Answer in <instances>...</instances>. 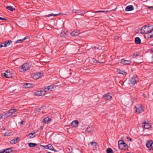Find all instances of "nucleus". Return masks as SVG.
I'll use <instances>...</instances> for the list:
<instances>
[{
  "label": "nucleus",
  "instance_id": "obj_43",
  "mask_svg": "<svg viewBox=\"0 0 153 153\" xmlns=\"http://www.w3.org/2000/svg\"><path fill=\"white\" fill-rule=\"evenodd\" d=\"M0 20H7V19L5 18H3L1 17H0Z\"/></svg>",
  "mask_w": 153,
  "mask_h": 153
},
{
  "label": "nucleus",
  "instance_id": "obj_54",
  "mask_svg": "<svg viewBox=\"0 0 153 153\" xmlns=\"http://www.w3.org/2000/svg\"><path fill=\"white\" fill-rule=\"evenodd\" d=\"M1 118H2V115H1H1H0V119Z\"/></svg>",
  "mask_w": 153,
  "mask_h": 153
},
{
  "label": "nucleus",
  "instance_id": "obj_23",
  "mask_svg": "<svg viewBox=\"0 0 153 153\" xmlns=\"http://www.w3.org/2000/svg\"><path fill=\"white\" fill-rule=\"evenodd\" d=\"M4 153H10L12 152V150L11 148L3 149Z\"/></svg>",
  "mask_w": 153,
  "mask_h": 153
},
{
  "label": "nucleus",
  "instance_id": "obj_59",
  "mask_svg": "<svg viewBox=\"0 0 153 153\" xmlns=\"http://www.w3.org/2000/svg\"><path fill=\"white\" fill-rule=\"evenodd\" d=\"M6 135H6V133H5V135H4V136H6Z\"/></svg>",
  "mask_w": 153,
  "mask_h": 153
},
{
  "label": "nucleus",
  "instance_id": "obj_16",
  "mask_svg": "<svg viewBox=\"0 0 153 153\" xmlns=\"http://www.w3.org/2000/svg\"><path fill=\"white\" fill-rule=\"evenodd\" d=\"M143 126L144 128L145 129H149L151 127V126L149 123H147L146 122L144 121L143 123Z\"/></svg>",
  "mask_w": 153,
  "mask_h": 153
},
{
  "label": "nucleus",
  "instance_id": "obj_32",
  "mask_svg": "<svg viewBox=\"0 0 153 153\" xmlns=\"http://www.w3.org/2000/svg\"><path fill=\"white\" fill-rule=\"evenodd\" d=\"M24 86L25 88H29L31 87V85L30 83H26L24 85Z\"/></svg>",
  "mask_w": 153,
  "mask_h": 153
},
{
  "label": "nucleus",
  "instance_id": "obj_12",
  "mask_svg": "<svg viewBox=\"0 0 153 153\" xmlns=\"http://www.w3.org/2000/svg\"><path fill=\"white\" fill-rule=\"evenodd\" d=\"M45 93V91L43 90L40 91H37L35 93V94L36 96H40L44 94Z\"/></svg>",
  "mask_w": 153,
  "mask_h": 153
},
{
  "label": "nucleus",
  "instance_id": "obj_29",
  "mask_svg": "<svg viewBox=\"0 0 153 153\" xmlns=\"http://www.w3.org/2000/svg\"><path fill=\"white\" fill-rule=\"evenodd\" d=\"M118 73L119 74L123 75H126V72L123 70H122L120 69H119L118 71Z\"/></svg>",
  "mask_w": 153,
  "mask_h": 153
},
{
  "label": "nucleus",
  "instance_id": "obj_60",
  "mask_svg": "<svg viewBox=\"0 0 153 153\" xmlns=\"http://www.w3.org/2000/svg\"><path fill=\"white\" fill-rule=\"evenodd\" d=\"M127 153H133V152H132V153H130V152H127Z\"/></svg>",
  "mask_w": 153,
  "mask_h": 153
},
{
  "label": "nucleus",
  "instance_id": "obj_5",
  "mask_svg": "<svg viewBox=\"0 0 153 153\" xmlns=\"http://www.w3.org/2000/svg\"><path fill=\"white\" fill-rule=\"evenodd\" d=\"M138 81V78L137 76H133L129 81V83L132 85H134Z\"/></svg>",
  "mask_w": 153,
  "mask_h": 153
},
{
  "label": "nucleus",
  "instance_id": "obj_30",
  "mask_svg": "<svg viewBox=\"0 0 153 153\" xmlns=\"http://www.w3.org/2000/svg\"><path fill=\"white\" fill-rule=\"evenodd\" d=\"M35 133V132H34L33 133H29L28 135V136L29 137V138H31L35 137L36 136V135L33 136V135Z\"/></svg>",
  "mask_w": 153,
  "mask_h": 153
},
{
  "label": "nucleus",
  "instance_id": "obj_2",
  "mask_svg": "<svg viewBox=\"0 0 153 153\" xmlns=\"http://www.w3.org/2000/svg\"><path fill=\"white\" fill-rule=\"evenodd\" d=\"M118 147L119 149L121 150H126L128 149V145L122 140L118 141Z\"/></svg>",
  "mask_w": 153,
  "mask_h": 153
},
{
  "label": "nucleus",
  "instance_id": "obj_48",
  "mask_svg": "<svg viewBox=\"0 0 153 153\" xmlns=\"http://www.w3.org/2000/svg\"><path fill=\"white\" fill-rule=\"evenodd\" d=\"M27 38H28L27 37V36H26L23 39V41L24 40H25L27 39Z\"/></svg>",
  "mask_w": 153,
  "mask_h": 153
},
{
  "label": "nucleus",
  "instance_id": "obj_53",
  "mask_svg": "<svg viewBox=\"0 0 153 153\" xmlns=\"http://www.w3.org/2000/svg\"><path fill=\"white\" fill-rule=\"evenodd\" d=\"M43 127V126H40V128H42V129Z\"/></svg>",
  "mask_w": 153,
  "mask_h": 153
},
{
  "label": "nucleus",
  "instance_id": "obj_45",
  "mask_svg": "<svg viewBox=\"0 0 153 153\" xmlns=\"http://www.w3.org/2000/svg\"><path fill=\"white\" fill-rule=\"evenodd\" d=\"M0 153H4L3 149L0 150Z\"/></svg>",
  "mask_w": 153,
  "mask_h": 153
},
{
  "label": "nucleus",
  "instance_id": "obj_58",
  "mask_svg": "<svg viewBox=\"0 0 153 153\" xmlns=\"http://www.w3.org/2000/svg\"><path fill=\"white\" fill-rule=\"evenodd\" d=\"M152 60L153 61V56L152 57Z\"/></svg>",
  "mask_w": 153,
  "mask_h": 153
},
{
  "label": "nucleus",
  "instance_id": "obj_56",
  "mask_svg": "<svg viewBox=\"0 0 153 153\" xmlns=\"http://www.w3.org/2000/svg\"><path fill=\"white\" fill-rule=\"evenodd\" d=\"M101 12H103V13H104V12H105V11H103V10H101Z\"/></svg>",
  "mask_w": 153,
  "mask_h": 153
},
{
  "label": "nucleus",
  "instance_id": "obj_15",
  "mask_svg": "<svg viewBox=\"0 0 153 153\" xmlns=\"http://www.w3.org/2000/svg\"><path fill=\"white\" fill-rule=\"evenodd\" d=\"M19 137H17L16 138L11 140L10 141V143L12 144H15L19 142Z\"/></svg>",
  "mask_w": 153,
  "mask_h": 153
},
{
  "label": "nucleus",
  "instance_id": "obj_14",
  "mask_svg": "<svg viewBox=\"0 0 153 153\" xmlns=\"http://www.w3.org/2000/svg\"><path fill=\"white\" fill-rule=\"evenodd\" d=\"M120 62L124 65H130L131 62L129 60H126L123 59L121 60Z\"/></svg>",
  "mask_w": 153,
  "mask_h": 153
},
{
  "label": "nucleus",
  "instance_id": "obj_40",
  "mask_svg": "<svg viewBox=\"0 0 153 153\" xmlns=\"http://www.w3.org/2000/svg\"><path fill=\"white\" fill-rule=\"evenodd\" d=\"M41 110V109L39 108H36V110L37 112H39Z\"/></svg>",
  "mask_w": 153,
  "mask_h": 153
},
{
  "label": "nucleus",
  "instance_id": "obj_51",
  "mask_svg": "<svg viewBox=\"0 0 153 153\" xmlns=\"http://www.w3.org/2000/svg\"><path fill=\"white\" fill-rule=\"evenodd\" d=\"M24 121H22L20 123L21 125H23L24 124Z\"/></svg>",
  "mask_w": 153,
  "mask_h": 153
},
{
  "label": "nucleus",
  "instance_id": "obj_17",
  "mask_svg": "<svg viewBox=\"0 0 153 153\" xmlns=\"http://www.w3.org/2000/svg\"><path fill=\"white\" fill-rule=\"evenodd\" d=\"M72 13L77 14L78 15H82V11L81 10L73 9L72 10Z\"/></svg>",
  "mask_w": 153,
  "mask_h": 153
},
{
  "label": "nucleus",
  "instance_id": "obj_55",
  "mask_svg": "<svg viewBox=\"0 0 153 153\" xmlns=\"http://www.w3.org/2000/svg\"><path fill=\"white\" fill-rule=\"evenodd\" d=\"M68 153H74V152L72 151H71L70 152Z\"/></svg>",
  "mask_w": 153,
  "mask_h": 153
},
{
  "label": "nucleus",
  "instance_id": "obj_39",
  "mask_svg": "<svg viewBox=\"0 0 153 153\" xmlns=\"http://www.w3.org/2000/svg\"><path fill=\"white\" fill-rule=\"evenodd\" d=\"M153 37V36H152V35H149L148 36V38L151 39Z\"/></svg>",
  "mask_w": 153,
  "mask_h": 153
},
{
  "label": "nucleus",
  "instance_id": "obj_47",
  "mask_svg": "<svg viewBox=\"0 0 153 153\" xmlns=\"http://www.w3.org/2000/svg\"><path fill=\"white\" fill-rule=\"evenodd\" d=\"M101 10H98V11H95L94 12L95 13H100V12H101Z\"/></svg>",
  "mask_w": 153,
  "mask_h": 153
},
{
  "label": "nucleus",
  "instance_id": "obj_57",
  "mask_svg": "<svg viewBox=\"0 0 153 153\" xmlns=\"http://www.w3.org/2000/svg\"><path fill=\"white\" fill-rule=\"evenodd\" d=\"M150 52H153V51L152 50H150Z\"/></svg>",
  "mask_w": 153,
  "mask_h": 153
},
{
  "label": "nucleus",
  "instance_id": "obj_35",
  "mask_svg": "<svg viewBox=\"0 0 153 153\" xmlns=\"http://www.w3.org/2000/svg\"><path fill=\"white\" fill-rule=\"evenodd\" d=\"M23 41V39H19L17 40L16 42V43H22Z\"/></svg>",
  "mask_w": 153,
  "mask_h": 153
},
{
  "label": "nucleus",
  "instance_id": "obj_42",
  "mask_svg": "<svg viewBox=\"0 0 153 153\" xmlns=\"http://www.w3.org/2000/svg\"><path fill=\"white\" fill-rule=\"evenodd\" d=\"M126 138L128 140H129L130 141H132V139L130 137H127Z\"/></svg>",
  "mask_w": 153,
  "mask_h": 153
},
{
  "label": "nucleus",
  "instance_id": "obj_38",
  "mask_svg": "<svg viewBox=\"0 0 153 153\" xmlns=\"http://www.w3.org/2000/svg\"><path fill=\"white\" fill-rule=\"evenodd\" d=\"M143 96L144 98H147L148 96V95L143 93Z\"/></svg>",
  "mask_w": 153,
  "mask_h": 153
},
{
  "label": "nucleus",
  "instance_id": "obj_34",
  "mask_svg": "<svg viewBox=\"0 0 153 153\" xmlns=\"http://www.w3.org/2000/svg\"><path fill=\"white\" fill-rule=\"evenodd\" d=\"M66 35V33L64 32H61L60 33L61 37H64Z\"/></svg>",
  "mask_w": 153,
  "mask_h": 153
},
{
  "label": "nucleus",
  "instance_id": "obj_11",
  "mask_svg": "<svg viewBox=\"0 0 153 153\" xmlns=\"http://www.w3.org/2000/svg\"><path fill=\"white\" fill-rule=\"evenodd\" d=\"M109 93L105 94L103 96V97L104 98L105 100H109L112 98L111 96L109 95Z\"/></svg>",
  "mask_w": 153,
  "mask_h": 153
},
{
  "label": "nucleus",
  "instance_id": "obj_49",
  "mask_svg": "<svg viewBox=\"0 0 153 153\" xmlns=\"http://www.w3.org/2000/svg\"><path fill=\"white\" fill-rule=\"evenodd\" d=\"M148 9H150V8H152V9H153V7L152 6H149L148 8Z\"/></svg>",
  "mask_w": 153,
  "mask_h": 153
},
{
  "label": "nucleus",
  "instance_id": "obj_27",
  "mask_svg": "<svg viewBox=\"0 0 153 153\" xmlns=\"http://www.w3.org/2000/svg\"><path fill=\"white\" fill-rule=\"evenodd\" d=\"M6 8L7 9L12 11L15 10V9L13 8V7L11 6H7Z\"/></svg>",
  "mask_w": 153,
  "mask_h": 153
},
{
  "label": "nucleus",
  "instance_id": "obj_4",
  "mask_svg": "<svg viewBox=\"0 0 153 153\" xmlns=\"http://www.w3.org/2000/svg\"><path fill=\"white\" fill-rule=\"evenodd\" d=\"M1 75L4 76L6 78H10L12 77L13 73L12 71L7 70L5 71V73H2Z\"/></svg>",
  "mask_w": 153,
  "mask_h": 153
},
{
  "label": "nucleus",
  "instance_id": "obj_18",
  "mask_svg": "<svg viewBox=\"0 0 153 153\" xmlns=\"http://www.w3.org/2000/svg\"><path fill=\"white\" fill-rule=\"evenodd\" d=\"M134 7L132 5H129L126 7L125 9L126 11H131L134 10Z\"/></svg>",
  "mask_w": 153,
  "mask_h": 153
},
{
  "label": "nucleus",
  "instance_id": "obj_46",
  "mask_svg": "<svg viewBox=\"0 0 153 153\" xmlns=\"http://www.w3.org/2000/svg\"><path fill=\"white\" fill-rule=\"evenodd\" d=\"M152 26L151 27V33L152 32V31H153V26L152 25Z\"/></svg>",
  "mask_w": 153,
  "mask_h": 153
},
{
  "label": "nucleus",
  "instance_id": "obj_26",
  "mask_svg": "<svg viewBox=\"0 0 153 153\" xmlns=\"http://www.w3.org/2000/svg\"><path fill=\"white\" fill-rule=\"evenodd\" d=\"M92 127H88L87 128L85 129V131L88 133H89L91 132L92 131Z\"/></svg>",
  "mask_w": 153,
  "mask_h": 153
},
{
  "label": "nucleus",
  "instance_id": "obj_28",
  "mask_svg": "<svg viewBox=\"0 0 153 153\" xmlns=\"http://www.w3.org/2000/svg\"><path fill=\"white\" fill-rule=\"evenodd\" d=\"M62 14H61V13H58V14H53V13H51V14H49L46 15V16L49 17V16H57L58 15H62Z\"/></svg>",
  "mask_w": 153,
  "mask_h": 153
},
{
  "label": "nucleus",
  "instance_id": "obj_22",
  "mask_svg": "<svg viewBox=\"0 0 153 153\" xmlns=\"http://www.w3.org/2000/svg\"><path fill=\"white\" fill-rule=\"evenodd\" d=\"M12 41L11 40H8L7 41H6L3 43L4 44V47H5L7 45H9L12 43Z\"/></svg>",
  "mask_w": 153,
  "mask_h": 153
},
{
  "label": "nucleus",
  "instance_id": "obj_21",
  "mask_svg": "<svg viewBox=\"0 0 153 153\" xmlns=\"http://www.w3.org/2000/svg\"><path fill=\"white\" fill-rule=\"evenodd\" d=\"M53 88L52 86H49L48 87H46L44 89V91L45 92H47L48 91H52V89Z\"/></svg>",
  "mask_w": 153,
  "mask_h": 153
},
{
  "label": "nucleus",
  "instance_id": "obj_13",
  "mask_svg": "<svg viewBox=\"0 0 153 153\" xmlns=\"http://www.w3.org/2000/svg\"><path fill=\"white\" fill-rule=\"evenodd\" d=\"M79 33V31L75 30L71 33L70 34L71 36H78Z\"/></svg>",
  "mask_w": 153,
  "mask_h": 153
},
{
  "label": "nucleus",
  "instance_id": "obj_52",
  "mask_svg": "<svg viewBox=\"0 0 153 153\" xmlns=\"http://www.w3.org/2000/svg\"><path fill=\"white\" fill-rule=\"evenodd\" d=\"M82 13L83 14H85V13H87V12H85V11H84V12H82Z\"/></svg>",
  "mask_w": 153,
  "mask_h": 153
},
{
  "label": "nucleus",
  "instance_id": "obj_8",
  "mask_svg": "<svg viewBox=\"0 0 153 153\" xmlns=\"http://www.w3.org/2000/svg\"><path fill=\"white\" fill-rule=\"evenodd\" d=\"M153 143V142L152 140H150L148 141L146 143V146L147 148H149V150H153V148L152 146V145Z\"/></svg>",
  "mask_w": 153,
  "mask_h": 153
},
{
  "label": "nucleus",
  "instance_id": "obj_7",
  "mask_svg": "<svg viewBox=\"0 0 153 153\" xmlns=\"http://www.w3.org/2000/svg\"><path fill=\"white\" fill-rule=\"evenodd\" d=\"M43 74L39 72L34 74L32 75V77L34 79H37L41 77Z\"/></svg>",
  "mask_w": 153,
  "mask_h": 153
},
{
  "label": "nucleus",
  "instance_id": "obj_33",
  "mask_svg": "<svg viewBox=\"0 0 153 153\" xmlns=\"http://www.w3.org/2000/svg\"><path fill=\"white\" fill-rule=\"evenodd\" d=\"M106 152L107 153H113V150L111 149L108 148L107 149Z\"/></svg>",
  "mask_w": 153,
  "mask_h": 153
},
{
  "label": "nucleus",
  "instance_id": "obj_41",
  "mask_svg": "<svg viewBox=\"0 0 153 153\" xmlns=\"http://www.w3.org/2000/svg\"><path fill=\"white\" fill-rule=\"evenodd\" d=\"M3 47H4V44H3V43L2 42H1L0 44V47L2 48Z\"/></svg>",
  "mask_w": 153,
  "mask_h": 153
},
{
  "label": "nucleus",
  "instance_id": "obj_3",
  "mask_svg": "<svg viewBox=\"0 0 153 153\" xmlns=\"http://www.w3.org/2000/svg\"><path fill=\"white\" fill-rule=\"evenodd\" d=\"M30 68V66L29 65V64L26 63H24L21 66L19 67V70L20 71L23 72L29 69Z\"/></svg>",
  "mask_w": 153,
  "mask_h": 153
},
{
  "label": "nucleus",
  "instance_id": "obj_9",
  "mask_svg": "<svg viewBox=\"0 0 153 153\" xmlns=\"http://www.w3.org/2000/svg\"><path fill=\"white\" fill-rule=\"evenodd\" d=\"M135 108L136 109V112H137L138 113H140L143 110V109L142 108V105H140L135 106Z\"/></svg>",
  "mask_w": 153,
  "mask_h": 153
},
{
  "label": "nucleus",
  "instance_id": "obj_61",
  "mask_svg": "<svg viewBox=\"0 0 153 153\" xmlns=\"http://www.w3.org/2000/svg\"><path fill=\"white\" fill-rule=\"evenodd\" d=\"M152 45V46H153V45Z\"/></svg>",
  "mask_w": 153,
  "mask_h": 153
},
{
  "label": "nucleus",
  "instance_id": "obj_6",
  "mask_svg": "<svg viewBox=\"0 0 153 153\" xmlns=\"http://www.w3.org/2000/svg\"><path fill=\"white\" fill-rule=\"evenodd\" d=\"M17 111V110L15 109H11L8 111V112L10 116L11 117H12L16 116L17 114L16 113V112Z\"/></svg>",
  "mask_w": 153,
  "mask_h": 153
},
{
  "label": "nucleus",
  "instance_id": "obj_24",
  "mask_svg": "<svg viewBox=\"0 0 153 153\" xmlns=\"http://www.w3.org/2000/svg\"><path fill=\"white\" fill-rule=\"evenodd\" d=\"M134 41L135 43L137 44H140L141 43L140 39L138 37L135 38Z\"/></svg>",
  "mask_w": 153,
  "mask_h": 153
},
{
  "label": "nucleus",
  "instance_id": "obj_19",
  "mask_svg": "<svg viewBox=\"0 0 153 153\" xmlns=\"http://www.w3.org/2000/svg\"><path fill=\"white\" fill-rule=\"evenodd\" d=\"M51 121V119L49 118L48 117L45 118L42 121L43 123H48Z\"/></svg>",
  "mask_w": 153,
  "mask_h": 153
},
{
  "label": "nucleus",
  "instance_id": "obj_10",
  "mask_svg": "<svg viewBox=\"0 0 153 153\" xmlns=\"http://www.w3.org/2000/svg\"><path fill=\"white\" fill-rule=\"evenodd\" d=\"M40 146L41 147L43 146L44 148H45V149H49V150H52V151H54L55 152H56V151L54 150V148L50 144H49L48 145L45 146H43L41 145H40Z\"/></svg>",
  "mask_w": 153,
  "mask_h": 153
},
{
  "label": "nucleus",
  "instance_id": "obj_44",
  "mask_svg": "<svg viewBox=\"0 0 153 153\" xmlns=\"http://www.w3.org/2000/svg\"><path fill=\"white\" fill-rule=\"evenodd\" d=\"M91 145H93L94 144H96V142H91Z\"/></svg>",
  "mask_w": 153,
  "mask_h": 153
},
{
  "label": "nucleus",
  "instance_id": "obj_31",
  "mask_svg": "<svg viewBox=\"0 0 153 153\" xmlns=\"http://www.w3.org/2000/svg\"><path fill=\"white\" fill-rule=\"evenodd\" d=\"M37 145V144H36L35 143H29L28 145L30 147H33L35 146H36Z\"/></svg>",
  "mask_w": 153,
  "mask_h": 153
},
{
  "label": "nucleus",
  "instance_id": "obj_50",
  "mask_svg": "<svg viewBox=\"0 0 153 153\" xmlns=\"http://www.w3.org/2000/svg\"><path fill=\"white\" fill-rule=\"evenodd\" d=\"M97 143H96V144H94L93 145H94V146H95V148H97V147L96 146H97Z\"/></svg>",
  "mask_w": 153,
  "mask_h": 153
},
{
  "label": "nucleus",
  "instance_id": "obj_20",
  "mask_svg": "<svg viewBox=\"0 0 153 153\" xmlns=\"http://www.w3.org/2000/svg\"><path fill=\"white\" fill-rule=\"evenodd\" d=\"M78 124V122L77 120L73 121L71 123V126L73 127L77 126Z\"/></svg>",
  "mask_w": 153,
  "mask_h": 153
},
{
  "label": "nucleus",
  "instance_id": "obj_25",
  "mask_svg": "<svg viewBox=\"0 0 153 153\" xmlns=\"http://www.w3.org/2000/svg\"><path fill=\"white\" fill-rule=\"evenodd\" d=\"M2 118L5 119L7 118L9 116H10L9 114V113L8 112L7 113H6L5 114L2 115Z\"/></svg>",
  "mask_w": 153,
  "mask_h": 153
},
{
  "label": "nucleus",
  "instance_id": "obj_37",
  "mask_svg": "<svg viewBox=\"0 0 153 153\" xmlns=\"http://www.w3.org/2000/svg\"><path fill=\"white\" fill-rule=\"evenodd\" d=\"M92 62L94 63H97V62H98V61L96 60L94 58H93L92 59Z\"/></svg>",
  "mask_w": 153,
  "mask_h": 153
},
{
  "label": "nucleus",
  "instance_id": "obj_1",
  "mask_svg": "<svg viewBox=\"0 0 153 153\" xmlns=\"http://www.w3.org/2000/svg\"><path fill=\"white\" fill-rule=\"evenodd\" d=\"M152 25H144L142 27L141 33L143 34H148L151 33V27Z\"/></svg>",
  "mask_w": 153,
  "mask_h": 153
},
{
  "label": "nucleus",
  "instance_id": "obj_36",
  "mask_svg": "<svg viewBox=\"0 0 153 153\" xmlns=\"http://www.w3.org/2000/svg\"><path fill=\"white\" fill-rule=\"evenodd\" d=\"M139 56V54H134L132 56L133 58H134L136 57L137 56Z\"/></svg>",
  "mask_w": 153,
  "mask_h": 153
}]
</instances>
